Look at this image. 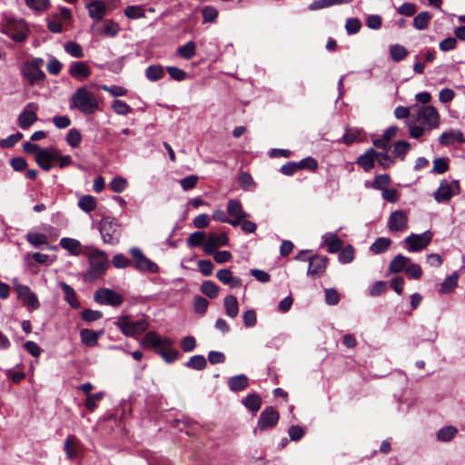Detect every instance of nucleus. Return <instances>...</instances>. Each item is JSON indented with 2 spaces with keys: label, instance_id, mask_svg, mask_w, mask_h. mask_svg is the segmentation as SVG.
<instances>
[{
  "label": "nucleus",
  "instance_id": "obj_28",
  "mask_svg": "<svg viewBox=\"0 0 465 465\" xmlns=\"http://www.w3.org/2000/svg\"><path fill=\"white\" fill-rule=\"evenodd\" d=\"M248 386L249 379L245 374L235 375L228 380V387L233 392L244 391Z\"/></svg>",
  "mask_w": 465,
  "mask_h": 465
},
{
  "label": "nucleus",
  "instance_id": "obj_61",
  "mask_svg": "<svg viewBox=\"0 0 465 465\" xmlns=\"http://www.w3.org/2000/svg\"><path fill=\"white\" fill-rule=\"evenodd\" d=\"M102 317V312L92 309H84L81 312V318L86 322H92L100 320Z\"/></svg>",
  "mask_w": 465,
  "mask_h": 465
},
{
  "label": "nucleus",
  "instance_id": "obj_30",
  "mask_svg": "<svg viewBox=\"0 0 465 465\" xmlns=\"http://www.w3.org/2000/svg\"><path fill=\"white\" fill-rule=\"evenodd\" d=\"M242 405L252 412H257L262 405V398L257 393H249L242 400Z\"/></svg>",
  "mask_w": 465,
  "mask_h": 465
},
{
  "label": "nucleus",
  "instance_id": "obj_1",
  "mask_svg": "<svg viewBox=\"0 0 465 465\" xmlns=\"http://www.w3.org/2000/svg\"><path fill=\"white\" fill-rule=\"evenodd\" d=\"M26 23L22 18L15 17L8 14H3L0 22V32L15 42H24L28 35Z\"/></svg>",
  "mask_w": 465,
  "mask_h": 465
},
{
  "label": "nucleus",
  "instance_id": "obj_14",
  "mask_svg": "<svg viewBox=\"0 0 465 465\" xmlns=\"http://www.w3.org/2000/svg\"><path fill=\"white\" fill-rule=\"evenodd\" d=\"M173 344V341L170 338H162L155 331H148L142 341L143 346H150L155 350L158 353V350L163 347H171Z\"/></svg>",
  "mask_w": 465,
  "mask_h": 465
},
{
  "label": "nucleus",
  "instance_id": "obj_26",
  "mask_svg": "<svg viewBox=\"0 0 465 465\" xmlns=\"http://www.w3.org/2000/svg\"><path fill=\"white\" fill-rule=\"evenodd\" d=\"M216 278L223 284L229 285L231 288H237L242 285V280L234 277L229 269H221L216 272Z\"/></svg>",
  "mask_w": 465,
  "mask_h": 465
},
{
  "label": "nucleus",
  "instance_id": "obj_57",
  "mask_svg": "<svg viewBox=\"0 0 465 465\" xmlns=\"http://www.w3.org/2000/svg\"><path fill=\"white\" fill-rule=\"evenodd\" d=\"M296 163H297L298 170L307 169L312 172H315L319 167L318 162L313 157H311V156L303 158L301 161L296 162Z\"/></svg>",
  "mask_w": 465,
  "mask_h": 465
},
{
  "label": "nucleus",
  "instance_id": "obj_51",
  "mask_svg": "<svg viewBox=\"0 0 465 465\" xmlns=\"http://www.w3.org/2000/svg\"><path fill=\"white\" fill-rule=\"evenodd\" d=\"M338 260L341 263H349L354 259V248L349 244L339 251Z\"/></svg>",
  "mask_w": 465,
  "mask_h": 465
},
{
  "label": "nucleus",
  "instance_id": "obj_25",
  "mask_svg": "<svg viewBox=\"0 0 465 465\" xmlns=\"http://www.w3.org/2000/svg\"><path fill=\"white\" fill-rule=\"evenodd\" d=\"M58 286L64 292V301L74 309L80 308L81 303L76 297L74 289L65 282H59Z\"/></svg>",
  "mask_w": 465,
  "mask_h": 465
},
{
  "label": "nucleus",
  "instance_id": "obj_48",
  "mask_svg": "<svg viewBox=\"0 0 465 465\" xmlns=\"http://www.w3.org/2000/svg\"><path fill=\"white\" fill-rule=\"evenodd\" d=\"M167 363H173L178 359L179 351L171 347H163L158 350V353Z\"/></svg>",
  "mask_w": 465,
  "mask_h": 465
},
{
  "label": "nucleus",
  "instance_id": "obj_3",
  "mask_svg": "<svg viewBox=\"0 0 465 465\" xmlns=\"http://www.w3.org/2000/svg\"><path fill=\"white\" fill-rule=\"evenodd\" d=\"M70 108H76L84 114H92L99 108L94 94L86 87H79L70 99Z\"/></svg>",
  "mask_w": 465,
  "mask_h": 465
},
{
  "label": "nucleus",
  "instance_id": "obj_40",
  "mask_svg": "<svg viewBox=\"0 0 465 465\" xmlns=\"http://www.w3.org/2000/svg\"><path fill=\"white\" fill-rule=\"evenodd\" d=\"M431 17L429 12H420L413 18V26L418 30H424L428 27Z\"/></svg>",
  "mask_w": 465,
  "mask_h": 465
},
{
  "label": "nucleus",
  "instance_id": "obj_8",
  "mask_svg": "<svg viewBox=\"0 0 465 465\" xmlns=\"http://www.w3.org/2000/svg\"><path fill=\"white\" fill-rule=\"evenodd\" d=\"M280 420L279 411L272 406H268L261 412L254 430L264 431L274 428Z\"/></svg>",
  "mask_w": 465,
  "mask_h": 465
},
{
  "label": "nucleus",
  "instance_id": "obj_60",
  "mask_svg": "<svg viewBox=\"0 0 465 465\" xmlns=\"http://www.w3.org/2000/svg\"><path fill=\"white\" fill-rule=\"evenodd\" d=\"M111 190L114 193H122L127 186V180L122 176L114 177L109 183Z\"/></svg>",
  "mask_w": 465,
  "mask_h": 465
},
{
  "label": "nucleus",
  "instance_id": "obj_24",
  "mask_svg": "<svg viewBox=\"0 0 465 465\" xmlns=\"http://www.w3.org/2000/svg\"><path fill=\"white\" fill-rule=\"evenodd\" d=\"M376 157L377 151L371 147L357 158L356 163L359 164L365 172H369L373 168Z\"/></svg>",
  "mask_w": 465,
  "mask_h": 465
},
{
  "label": "nucleus",
  "instance_id": "obj_16",
  "mask_svg": "<svg viewBox=\"0 0 465 465\" xmlns=\"http://www.w3.org/2000/svg\"><path fill=\"white\" fill-rule=\"evenodd\" d=\"M21 74L31 86L44 83L45 79V74L41 70V68L35 69L26 63L23 64L21 67Z\"/></svg>",
  "mask_w": 465,
  "mask_h": 465
},
{
  "label": "nucleus",
  "instance_id": "obj_47",
  "mask_svg": "<svg viewBox=\"0 0 465 465\" xmlns=\"http://www.w3.org/2000/svg\"><path fill=\"white\" fill-rule=\"evenodd\" d=\"M25 239L31 245L35 248L47 243V237L42 232H30L25 235Z\"/></svg>",
  "mask_w": 465,
  "mask_h": 465
},
{
  "label": "nucleus",
  "instance_id": "obj_41",
  "mask_svg": "<svg viewBox=\"0 0 465 465\" xmlns=\"http://www.w3.org/2000/svg\"><path fill=\"white\" fill-rule=\"evenodd\" d=\"M458 430L453 426H445L440 429L437 432V440L443 442L451 440L456 434Z\"/></svg>",
  "mask_w": 465,
  "mask_h": 465
},
{
  "label": "nucleus",
  "instance_id": "obj_64",
  "mask_svg": "<svg viewBox=\"0 0 465 465\" xmlns=\"http://www.w3.org/2000/svg\"><path fill=\"white\" fill-rule=\"evenodd\" d=\"M120 31L119 25L113 20H106L104 25L103 32L110 37H115Z\"/></svg>",
  "mask_w": 465,
  "mask_h": 465
},
{
  "label": "nucleus",
  "instance_id": "obj_55",
  "mask_svg": "<svg viewBox=\"0 0 465 465\" xmlns=\"http://www.w3.org/2000/svg\"><path fill=\"white\" fill-rule=\"evenodd\" d=\"M394 159L395 157L391 156L388 151L377 152L376 160L383 169L390 168L391 165L394 163Z\"/></svg>",
  "mask_w": 465,
  "mask_h": 465
},
{
  "label": "nucleus",
  "instance_id": "obj_44",
  "mask_svg": "<svg viewBox=\"0 0 465 465\" xmlns=\"http://www.w3.org/2000/svg\"><path fill=\"white\" fill-rule=\"evenodd\" d=\"M201 292L210 299H214L218 296L219 286L213 281H204L201 285Z\"/></svg>",
  "mask_w": 465,
  "mask_h": 465
},
{
  "label": "nucleus",
  "instance_id": "obj_63",
  "mask_svg": "<svg viewBox=\"0 0 465 465\" xmlns=\"http://www.w3.org/2000/svg\"><path fill=\"white\" fill-rule=\"evenodd\" d=\"M205 238V232H194L190 234V236L187 239V244L190 247H198L203 244V240Z\"/></svg>",
  "mask_w": 465,
  "mask_h": 465
},
{
  "label": "nucleus",
  "instance_id": "obj_49",
  "mask_svg": "<svg viewBox=\"0 0 465 465\" xmlns=\"http://www.w3.org/2000/svg\"><path fill=\"white\" fill-rule=\"evenodd\" d=\"M64 51L74 58L84 57V51L82 46L74 41H68L64 44Z\"/></svg>",
  "mask_w": 465,
  "mask_h": 465
},
{
  "label": "nucleus",
  "instance_id": "obj_59",
  "mask_svg": "<svg viewBox=\"0 0 465 465\" xmlns=\"http://www.w3.org/2000/svg\"><path fill=\"white\" fill-rule=\"evenodd\" d=\"M202 15L204 23H214L218 16V10L212 5H207L202 9Z\"/></svg>",
  "mask_w": 465,
  "mask_h": 465
},
{
  "label": "nucleus",
  "instance_id": "obj_36",
  "mask_svg": "<svg viewBox=\"0 0 465 465\" xmlns=\"http://www.w3.org/2000/svg\"><path fill=\"white\" fill-rule=\"evenodd\" d=\"M145 76L151 82L159 81L164 76V69L160 64L149 65L145 70Z\"/></svg>",
  "mask_w": 465,
  "mask_h": 465
},
{
  "label": "nucleus",
  "instance_id": "obj_33",
  "mask_svg": "<svg viewBox=\"0 0 465 465\" xmlns=\"http://www.w3.org/2000/svg\"><path fill=\"white\" fill-rule=\"evenodd\" d=\"M60 245L72 255H79L81 252V243L78 240L64 237L60 240Z\"/></svg>",
  "mask_w": 465,
  "mask_h": 465
},
{
  "label": "nucleus",
  "instance_id": "obj_46",
  "mask_svg": "<svg viewBox=\"0 0 465 465\" xmlns=\"http://www.w3.org/2000/svg\"><path fill=\"white\" fill-rule=\"evenodd\" d=\"M458 278L457 272H453L451 275L446 277L440 285V292L441 293H449L453 291L458 285Z\"/></svg>",
  "mask_w": 465,
  "mask_h": 465
},
{
  "label": "nucleus",
  "instance_id": "obj_38",
  "mask_svg": "<svg viewBox=\"0 0 465 465\" xmlns=\"http://www.w3.org/2000/svg\"><path fill=\"white\" fill-rule=\"evenodd\" d=\"M351 2H352V0H315L309 5V10L315 11L334 5L348 4Z\"/></svg>",
  "mask_w": 465,
  "mask_h": 465
},
{
  "label": "nucleus",
  "instance_id": "obj_5",
  "mask_svg": "<svg viewBox=\"0 0 465 465\" xmlns=\"http://www.w3.org/2000/svg\"><path fill=\"white\" fill-rule=\"evenodd\" d=\"M114 325L126 337H134L136 334H141L149 327V323L145 319L133 322L129 319V316L120 317L118 321L114 322Z\"/></svg>",
  "mask_w": 465,
  "mask_h": 465
},
{
  "label": "nucleus",
  "instance_id": "obj_43",
  "mask_svg": "<svg viewBox=\"0 0 465 465\" xmlns=\"http://www.w3.org/2000/svg\"><path fill=\"white\" fill-rule=\"evenodd\" d=\"M124 15L129 19H139L145 17V11L143 5H128L124 10Z\"/></svg>",
  "mask_w": 465,
  "mask_h": 465
},
{
  "label": "nucleus",
  "instance_id": "obj_50",
  "mask_svg": "<svg viewBox=\"0 0 465 465\" xmlns=\"http://www.w3.org/2000/svg\"><path fill=\"white\" fill-rule=\"evenodd\" d=\"M391 183V177L387 173L383 174H378L374 177V180L371 183V187L374 190H384L386 189Z\"/></svg>",
  "mask_w": 465,
  "mask_h": 465
},
{
  "label": "nucleus",
  "instance_id": "obj_7",
  "mask_svg": "<svg viewBox=\"0 0 465 465\" xmlns=\"http://www.w3.org/2000/svg\"><path fill=\"white\" fill-rule=\"evenodd\" d=\"M130 254L132 255L134 262V267L139 272H149L152 273H156L159 272V266L154 262L148 259L142 250L138 247H132L129 251Z\"/></svg>",
  "mask_w": 465,
  "mask_h": 465
},
{
  "label": "nucleus",
  "instance_id": "obj_62",
  "mask_svg": "<svg viewBox=\"0 0 465 465\" xmlns=\"http://www.w3.org/2000/svg\"><path fill=\"white\" fill-rule=\"evenodd\" d=\"M209 302L203 296L197 295L194 298L193 309L198 314L203 315L208 308Z\"/></svg>",
  "mask_w": 465,
  "mask_h": 465
},
{
  "label": "nucleus",
  "instance_id": "obj_20",
  "mask_svg": "<svg viewBox=\"0 0 465 465\" xmlns=\"http://www.w3.org/2000/svg\"><path fill=\"white\" fill-rule=\"evenodd\" d=\"M88 15L94 23L100 22L106 15V5L101 0H94L86 5Z\"/></svg>",
  "mask_w": 465,
  "mask_h": 465
},
{
  "label": "nucleus",
  "instance_id": "obj_45",
  "mask_svg": "<svg viewBox=\"0 0 465 465\" xmlns=\"http://www.w3.org/2000/svg\"><path fill=\"white\" fill-rule=\"evenodd\" d=\"M78 206L85 213H91L96 208V200L92 195H83L78 201Z\"/></svg>",
  "mask_w": 465,
  "mask_h": 465
},
{
  "label": "nucleus",
  "instance_id": "obj_19",
  "mask_svg": "<svg viewBox=\"0 0 465 465\" xmlns=\"http://www.w3.org/2000/svg\"><path fill=\"white\" fill-rule=\"evenodd\" d=\"M328 261V258L324 256H311L307 271L308 276L315 278L323 274L326 271Z\"/></svg>",
  "mask_w": 465,
  "mask_h": 465
},
{
  "label": "nucleus",
  "instance_id": "obj_2",
  "mask_svg": "<svg viewBox=\"0 0 465 465\" xmlns=\"http://www.w3.org/2000/svg\"><path fill=\"white\" fill-rule=\"evenodd\" d=\"M109 267L107 254L101 250H94L89 254V268L84 274V282H94L101 278Z\"/></svg>",
  "mask_w": 465,
  "mask_h": 465
},
{
  "label": "nucleus",
  "instance_id": "obj_13",
  "mask_svg": "<svg viewBox=\"0 0 465 465\" xmlns=\"http://www.w3.org/2000/svg\"><path fill=\"white\" fill-rule=\"evenodd\" d=\"M173 344V341L170 338H162L155 331H148L142 341L143 346H150L155 350L158 353V350L163 347H171Z\"/></svg>",
  "mask_w": 465,
  "mask_h": 465
},
{
  "label": "nucleus",
  "instance_id": "obj_52",
  "mask_svg": "<svg viewBox=\"0 0 465 465\" xmlns=\"http://www.w3.org/2000/svg\"><path fill=\"white\" fill-rule=\"evenodd\" d=\"M410 148H411V144L409 142L403 141V140L397 141L394 143V148H393L394 157H401V159L403 160L405 157V154L410 150Z\"/></svg>",
  "mask_w": 465,
  "mask_h": 465
},
{
  "label": "nucleus",
  "instance_id": "obj_37",
  "mask_svg": "<svg viewBox=\"0 0 465 465\" xmlns=\"http://www.w3.org/2000/svg\"><path fill=\"white\" fill-rule=\"evenodd\" d=\"M391 244V240L390 238L379 237L375 240V242L371 245L370 250L374 254H381L385 252Z\"/></svg>",
  "mask_w": 465,
  "mask_h": 465
},
{
  "label": "nucleus",
  "instance_id": "obj_58",
  "mask_svg": "<svg viewBox=\"0 0 465 465\" xmlns=\"http://www.w3.org/2000/svg\"><path fill=\"white\" fill-rule=\"evenodd\" d=\"M78 440L74 435H69L64 440V451L69 459H74L76 452L74 450L73 446H76Z\"/></svg>",
  "mask_w": 465,
  "mask_h": 465
},
{
  "label": "nucleus",
  "instance_id": "obj_4",
  "mask_svg": "<svg viewBox=\"0 0 465 465\" xmlns=\"http://www.w3.org/2000/svg\"><path fill=\"white\" fill-rule=\"evenodd\" d=\"M98 229L104 243L111 245L119 243L122 232L117 219L111 216L102 218Z\"/></svg>",
  "mask_w": 465,
  "mask_h": 465
},
{
  "label": "nucleus",
  "instance_id": "obj_39",
  "mask_svg": "<svg viewBox=\"0 0 465 465\" xmlns=\"http://www.w3.org/2000/svg\"><path fill=\"white\" fill-rule=\"evenodd\" d=\"M408 54V50L403 45L396 44L390 46V55L393 62L402 61L407 57Z\"/></svg>",
  "mask_w": 465,
  "mask_h": 465
},
{
  "label": "nucleus",
  "instance_id": "obj_29",
  "mask_svg": "<svg viewBox=\"0 0 465 465\" xmlns=\"http://www.w3.org/2000/svg\"><path fill=\"white\" fill-rule=\"evenodd\" d=\"M103 331H95L90 329H83L80 331L81 341L89 347H94L97 344L100 335Z\"/></svg>",
  "mask_w": 465,
  "mask_h": 465
},
{
  "label": "nucleus",
  "instance_id": "obj_22",
  "mask_svg": "<svg viewBox=\"0 0 465 465\" xmlns=\"http://www.w3.org/2000/svg\"><path fill=\"white\" fill-rule=\"evenodd\" d=\"M398 132V127L395 125H391L388 127L382 134L381 138L375 139L373 141V145L378 148L381 149L383 151H389L391 148L390 146V141L396 136Z\"/></svg>",
  "mask_w": 465,
  "mask_h": 465
},
{
  "label": "nucleus",
  "instance_id": "obj_32",
  "mask_svg": "<svg viewBox=\"0 0 465 465\" xmlns=\"http://www.w3.org/2000/svg\"><path fill=\"white\" fill-rule=\"evenodd\" d=\"M411 262V259L403 256L402 254L396 255L389 265V270L391 272L398 273L401 272L406 269L407 264Z\"/></svg>",
  "mask_w": 465,
  "mask_h": 465
},
{
  "label": "nucleus",
  "instance_id": "obj_53",
  "mask_svg": "<svg viewBox=\"0 0 465 465\" xmlns=\"http://www.w3.org/2000/svg\"><path fill=\"white\" fill-rule=\"evenodd\" d=\"M450 168L449 160L445 157L436 158L433 161V168L431 173L442 174L446 173Z\"/></svg>",
  "mask_w": 465,
  "mask_h": 465
},
{
  "label": "nucleus",
  "instance_id": "obj_34",
  "mask_svg": "<svg viewBox=\"0 0 465 465\" xmlns=\"http://www.w3.org/2000/svg\"><path fill=\"white\" fill-rule=\"evenodd\" d=\"M196 54V45L193 41H188L176 50V54L185 60L192 59Z\"/></svg>",
  "mask_w": 465,
  "mask_h": 465
},
{
  "label": "nucleus",
  "instance_id": "obj_35",
  "mask_svg": "<svg viewBox=\"0 0 465 465\" xmlns=\"http://www.w3.org/2000/svg\"><path fill=\"white\" fill-rule=\"evenodd\" d=\"M224 307L226 314L231 318H235L239 312L237 298L234 295H227L224 298Z\"/></svg>",
  "mask_w": 465,
  "mask_h": 465
},
{
  "label": "nucleus",
  "instance_id": "obj_11",
  "mask_svg": "<svg viewBox=\"0 0 465 465\" xmlns=\"http://www.w3.org/2000/svg\"><path fill=\"white\" fill-rule=\"evenodd\" d=\"M37 109L38 105L35 103H29L25 106L17 118V124L20 128L26 130L38 120Z\"/></svg>",
  "mask_w": 465,
  "mask_h": 465
},
{
  "label": "nucleus",
  "instance_id": "obj_27",
  "mask_svg": "<svg viewBox=\"0 0 465 465\" xmlns=\"http://www.w3.org/2000/svg\"><path fill=\"white\" fill-rule=\"evenodd\" d=\"M455 142L459 143H465V137L463 134L457 130V131H450V132H444L440 134L439 137V143L442 145H449L452 144Z\"/></svg>",
  "mask_w": 465,
  "mask_h": 465
},
{
  "label": "nucleus",
  "instance_id": "obj_17",
  "mask_svg": "<svg viewBox=\"0 0 465 465\" xmlns=\"http://www.w3.org/2000/svg\"><path fill=\"white\" fill-rule=\"evenodd\" d=\"M408 226V216L402 210H396L390 214L388 228L390 232H402Z\"/></svg>",
  "mask_w": 465,
  "mask_h": 465
},
{
  "label": "nucleus",
  "instance_id": "obj_54",
  "mask_svg": "<svg viewBox=\"0 0 465 465\" xmlns=\"http://www.w3.org/2000/svg\"><path fill=\"white\" fill-rule=\"evenodd\" d=\"M112 108L119 115H126L132 112V107L124 101L119 99L113 102Z\"/></svg>",
  "mask_w": 465,
  "mask_h": 465
},
{
  "label": "nucleus",
  "instance_id": "obj_12",
  "mask_svg": "<svg viewBox=\"0 0 465 465\" xmlns=\"http://www.w3.org/2000/svg\"><path fill=\"white\" fill-rule=\"evenodd\" d=\"M228 215L231 217V225L235 227L249 217V213H245L241 202L236 199H230L226 208Z\"/></svg>",
  "mask_w": 465,
  "mask_h": 465
},
{
  "label": "nucleus",
  "instance_id": "obj_10",
  "mask_svg": "<svg viewBox=\"0 0 465 465\" xmlns=\"http://www.w3.org/2000/svg\"><path fill=\"white\" fill-rule=\"evenodd\" d=\"M432 239V233L430 231H425L420 234L411 233L405 238L404 242L407 244L406 249L409 252H420L425 249Z\"/></svg>",
  "mask_w": 465,
  "mask_h": 465
},
{
  "label": "nucleus",
  "instance_id": "obj_23",
  "mask_svg": "<svg viewBox=\"0 0 465 465\" xmlns=\"http://www.w3.org/2000/svg\"><path fill=\"white\" fill-rule=\"evenodd\" d=\"M69 74L76 79L86 78L91 74L90 67L84 61H74L69 65Z\"/></svg>",
  "mask_w": 465,
  "mask_h": 465
},
{
  "label": "nucleus",
  "instance_id": "obj_6",
  "mask_svg": "<svg viewBox=\"0 0 465 465\" xmlns=\"http://www.w3.org/2000/svg\"><path fill=\"white\" fill-rule=\"evenodd\" d=\"M460 193V185L459 180L449 182L443 179L440 183L439 188L433 193L434 200L438 203H449L452 196Z\"/></svg>",
  "mask_w": 465,
  "mask_h": 465
},
{
  "label": "nucleus",
  "instance_id": "obj_9",
  "mask_svg": "<svg viewBox=\"0 0 465 465\" xmlns=\"http://www.w3.org/2000/svg\"><path fill=\"white\" fill-rule=\"evenodd\" d=\"M94 299L99 304L111 305L114 307L120 306L124 301L122 294L107 288L98 289L94 292Z\"/></svg>",
  "mask_w": 465,
  "mask_h": 465
},
{
  "label": "nucleus",
  "instance_id": "obj_18",
  "mask_svg": "<svg viewBox=\"0 0 465 465\" xmlns=\"http://www.w3.org/2000/svg\"><path fill=\"white\" fill-rule=\"evenodd\" d=\"M57 156L56 149L53 147L44 148L35 155V162L44 171L48 172L52 169V162Z\"/></svg>",
  "mask_w": 465,
  "mask_h": 465
},
{
  "label": "nucleus",
  "instance_id": "obj_15",
  "mask_svg": "<svg viewBox=\"0 0 465 465\" xmlns=\"http://www.w3.org/2000/svg\"><path fill=\"white\" fill-rule=\"evenodd\" d=\"M227 243L228 237L225 232H222L220 234L209 232L206 241L203 244V249L206 254H213L216 248L224 246Z\"/></svg>",
  "mask_w": 465,
  "mask_h": 465
},
{
  "label": "nucleus",
  "instance_id": "obj_21",
  "mask_svg": "<svg viewBox=\"0 0 465 465\" xmlns=\"http://www.w3.org/2000/svg\"><path fill=\"white\" fill-rule=\"evenodd\" d=\"M419 117L423 123L430 125V128H436L439 126L440 114L435 107L428 105L422 108L419 112Z\"/></svg>",
  "mask_w": 465,
  "mask_h": 465
},
{
  "label": "nucleus",
  "instance_id": "obj_56",
  "mask_svg": "<svg viewBox=\"0 0 465 465\" xmlns=\"http://www.w3.org/2000/svg\"><path fill=\"white\" fill-rule=\"evenodd\" d=\"M66 142L71 147H77L82 142V134L80 131L75 128L69 130L66 134Z\"/></svg>",
  "mask_w": 465,
  "mask_h": 465
},
{
  "label": "nucleus",
  "instance_id": "obj_42",
  "mask_svg": "<svg viewBox=\"0 0 465 465\" xmlns=\"http://www.w3.org/2000/svg\"><path fill=\"white\" fill-rule=\"evenodd\" d=\"M207 365L206 359L203 355H193L184 363V366L195 371H203Z\"/></svg>",
  "mask_w": 465,
  "mask_h": 465
},
{
  "label": "nucleus",
  "instance_id": "obj_31",
  "mask_svg": "<svg viewBox=\"0 0 465 465\" xmlns=\"http://www.w3.org/2000/svg\"><path fill=\"white\" fill-rule=\"evenodd\" d=\"M323 242L327 246V251L330 253L339 252L343 245V242L335 233L323 236Z\"/></svg>",
  "mask_w": 465,
  "mask_h": 465
}]
</instances>
